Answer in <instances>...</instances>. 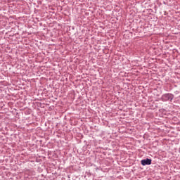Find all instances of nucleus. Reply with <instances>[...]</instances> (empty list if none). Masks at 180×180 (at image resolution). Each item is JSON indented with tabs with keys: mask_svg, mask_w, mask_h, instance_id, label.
<instances>
[{
	"mask_svg": "<svg viewBox=\"0 0 180 180\" xmlns=\"http://www.w3.org/2000/svg\"><path fill=\"white\" fill-rule=\"evenodd\" d=\"M162 101H164L165 102H167V101H172L174 99V96H172V94H165L162 96Z\"/></svg>",
	"mask_w": 180,
	"mask_h": 180,
	"instance_id": "f257e3e1",
	"label": "nucleus"
},
{
	"mask_svg": "<svg viewBox=\"0 0 180 180\" xmlns=\"http://www.w3.org/2000/svg\"><path fill=\"white\" fill-rule=\"evenodd\" d=\"M151 159H145L141 161L142 165H151Z\"/></svg>",
	"mask_w": 180,
	"mask_h": 180,
	"instance_id": "f03ea898",
	"label": "nucleus"
}]
</instances>
